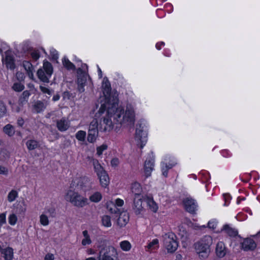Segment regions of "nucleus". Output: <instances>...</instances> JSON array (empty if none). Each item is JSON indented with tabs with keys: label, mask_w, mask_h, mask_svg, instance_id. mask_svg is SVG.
Segmentation results:
<instances>
[{
	"label": "nucleus",
	"mask_w": 260,
	"mask_h": 260,
	"mask_svg": "<svg viewBox=\"0 0 260 260\" xmlns=\"http://www.w3.org/2000/svg\"><path fill=\"white\" fill-rule=\"evenodd\" d=\"M154 166V156L153 153L148 154L144 164V173L146 177L150 176Z\"/></svg>",
	"instance_id": "12"
},
{
	"label": "nucleus",
	"mask_w": 260,
	"mask_h": 260,
	"mask_svg": "<svg viewBox=\"0 0 260 260\" xmlns=\"http://www.w3.org/2000/svg\"><path fill=\"white\" fill-rule=\"evenodd\" d=\"M99 74L101 75L102 71L99 68Z\"/></svg>",
	"instance_id": "64"
},
{
	"label": "nucleus",
	"mask_w": 260,
	"mask_h": 260,
	"mask_svg": "<svg viewBox=\"0 0 260 260\" xmlns=\"http://www.w3.org/2000/svg\"><path fill=\"white\" fill-rule=\"evenodd\" d=\"M70 121L68 119L62 118L57 120L56 126L60 132H64L67 131L70 127Z\"/></svg>",
	"instance_id": "20"
},
{
	"label": "nucleus",
	"mask_w": 260,
	"mask_h": 260,
	"mask_svg": "<svg viewBox=\"0 0 260 260\" xmlns=\"http://www.w3.org/2000/svg\"><path fill=\"white\" fill-rule=\"evenodd\" d=\"M85 260H98L94 257H89L88 258H86Z\"/></svg>",
	"instance_id": "60"
},
{
	"label": "nucleus",
	"mask_w": 260,
	"mask_h": 260,
	"mask_svg": "<svg viewBox=\"0 0 260 260\" xmlns=\"http://www.w3.org/2000/svg\"><path fill=\"white\" fill-rule=\"evenodd\" d=\"M256 246L255 242L253 239L250 238L245 239L242 243V248L245 251L252 250Z\"/></svg>",
	"instance_id": "19"
},
{
	"label": "nucleus",
	"mask_w": 260,
	"mask_h": 260,
	"mask_svg": "<svg viewBox=\"0 0 260 260\" xmlns=\"http://www.w3.org/2000/svg\"><path fill=\"white\" fill-rule=\"evenodd\" d=\"M26 145L28 150H32L38 147V142L36 140H30L27 141Z\"/></svg>",
	"instance_id": "37"
},
{
	"label": "nucleus",
	"mask_w": 260,
	"mask_h": 260,
	"mask_svg": "<svg viewBox=\"0 0 260 260\" xmlns=\"http://www.w3.org/2000/svg\"><path fill=\"white\" fill-rule=\"evenodd\" d=\"M86 136V133L84 131H79L75 134L76 138L80 142H84Z\"/></svg>",
	"instance_id": "35"
},
{
	"label": "nucleus",
	"mask_w": 260,
	"mask_h": 260,
	"mask_svg": "<svg viewBox=\"0 0 260 260\" xmlns=\"http://www.w3.org/2000/svg\"><path fill=\"white\" fill-rule=\"evenodd\" d=\"M50 54L53 59L56 60L58 57V55L57 51L54 49H51L50 50Z\"/></svg>",
	"instance_id": "51"
},
{
	"label": "nucleus",
	"mask_w": 260,
	"mask_h": 260,
	"mask_svg": "<svg viewBox=\"0 0 260 260\" xmlns=\"http://www.w3.org/2000/svg\"><path fill=\"white\" fill-rule=\"evenodd\" d=\"M102 223L104 226L110 227L112 225L111 218L108 215H104L102 217Z\"/></svg>",
	"instance_id": "39"
},
{
	"label": "nucleus",
	"mask_w": 260,
	"mask_h": 260,
	"mask_svg": "<svg viewBox=\"0 0 260 260\" xmlns=\"http://www.w3.org/2000/svg\"><path fill=\"white\" fill-rule=\"evenodd\" d=\"M228 250L225 244L222 242H218L216 245L215 252L217 256L219 258H222L225 256Z\"/></svg>",
	"instance_id": "17"
},
{
	"label": "nucleus",
	"mask_w": 260,
	"mask_h": 260,
	"mask_svg": "<svg viewBox=\"0 0 260 260\" xmlns=\"http://www.w3.org/2000/svg\"><path fill=\"white\" fill-rule=\"evenodd\" d=\"M217 222L215 220L212 219L208 222V225L210 229H214L217 226Z\"/></svg>",
	"instance_id": "48"
},
{
	"label": "nucleus",
	"mask_w": 260,
	"mask_h": 260,
	"mask_svg": "<svg viewBox=\"0 0 260 260\" xmlns=\"http://www.w3.org/2000/svg\"><path fill=\"white\" fill-rule=\"evenodd\" d=\"M46 108V105L41 101H38L34 105V109L37 113H40Z\"/></svg>",
	"instance_id": "32"
},
{
	"label": "nucleus",
	"mask_w": 260,
	"mask_h": 260,
	"mask_svg": "<svg viewBox=\"0 0 260 260\" xmlns=\"http://www.w3.org/2000/svg\"><path fill=\"white\" fill-rule=\"evenodd\" d=\"M107 146L105 145H102V146L98 147L96 148V154L99 156H100L102 154L103 152L106 149H107Z\"/></svg>",
	"instance_id": "47"
},
{
	"label": "nucleus",
	"mask_w": 260,
	"mask_h": 260,
	"mask_svg": "<svg viewBox=\"0 0 260 260\" xmlns=\"http://www.w3.org/2000/svg\"><path fill=\"white\" fill-rule=\"evenodd\" d=\"M2 253L4 254L5 260H12L13 258V250L12 248L8 247L3 249Z\"/></svg>",
	"instance_id": "28"
},
{
	"label": "nucleus",
	"mask_w": 260,
	"mask_h": 260,
	"mask_svg": "<svg viewBox=\"0 0 260 260\" xmlns=\"http://www.w3.org/2000/svg\"><path fill=\"white\" fill-rule=\"evenodd\" d=\"M183 205L186 211L190 213H193L197 209V205L194 200L190 198L184 199Z\"/></svg>",
	"instance_id": "15"
},
{
	"label": "nucleus",
	"mask_w": 260,
	"mask_h": 260,
	"mask_svg": "<svg viewBox=\"0 0 260 260\" xmlns=\"http://www.w3.org/2000/svg\"><path fill=\"white\" fill-rule=\"evenodd\" d=\"M18 197V193L15 190H12L8 195V200L9 202H13Z\"/></svg>",
	"instance_id": "40"
},
{
	"label": "nucleus",
	"mask_w": 260,
	"mask_h": 260,
	"mask_svg": "<svg viewBox=\"0 0 260 260\" xmlns=\"http://www.w3.org/2000/svg\"><path fill=\"white\" fill-rule=\"evenodd\" d=\"M23 66L26 72L33 70L32 64L28 61H24L23 62Z\"/></svg>",
	"instance_id": "45"
},
{
	"label": "nucleus",
	"mask_w": 260,
	"mask_h": 260,
	"mask_svg": "<svg viewBox=\"0 0 260 260\" xmlns=\"http://www.w3.org/2000/svg\"><path fill=\"white\" fill-rule=\"evenodd\" d=\"M82 70L81 68H79L77 71L78 74H79L80 73H82Z\"/></svg>",
	"instance_id": "62"
},
{
	"label": "nucleus",
	"mask_w": 260,
	"mask_h": 260,
	"mask_svg": "<svg viewBox=\"0 0 260 260\" xmlns=\"http://www.w3.org/2000/svg\"><path fill=\"white\" fill-rule=\"evenodd\" d=\"M3 62L6 64L7 68L12 70L15 68L14 57L10 52H6V56L5 58H3Z\"/></svg>",
	"instance_id": "18"
},
{
	"label": "nucleus",
	"mask_w": 260,
	"mask_h": 260,
	"mask_svg": "<svg viewBox=\"0 0 260 260\" xmlns=\"http://www.w3.org/2000/svg\"><path fill=\"white\" fill-rule=\"evenodd\" d=\"M92 162L94 171L96 173L98 176L106 172V171L104 169L103 167L101 165L97 159H93Z\"/></svg>",
	"instance_id": "25"
},
{
	"label": "nucleus",
	"mask_w": 260,
	"mask_h": 260,
	"mask_svg": "<svg viewBox=\"0 0 260 260\" xmlns=\"http://www.w3.org/2000/svg\"><path fill=\"white\" fill-rule=\"evenodd\" d=\"M30 95V93L28 91L25 90L23 92L21 96L19 98V102L21 104H24L27 102L28 98Z\"/></svg>",
	"instance_id": "36"
},
{
	"label": "nucleus",
	"mask_w": 260,
	"mask_h": 260,
	"mask_svg": "<svg viewBox=\"0 0 260 260\" xmlns=\"http://www.w3.org/2000/svg\"><path fill=\"white\" fill-rule=\"evenodd\" d=\"M72 185L73 186L76 185L80 189L84 192H86L91 188V182L90 179L86 176L81 177L74 179L72 181Z\"/></svg>",
	"instance_id": "10"
},
{
	"label": "nucleus",
	"mask_w": 260,
	"mask_h": 260,
	"mask_svg": "<svg viewBox=\"0 0 260 260\" xmlns=\"http://www.w3.org/2000/svg\"><path fill=\"white\" fill-rule=\"evenodd\" d=\"M181 257H182V256H181V255L180 254H178V255H177V256H176V258H177V259H178V260L181 259Z\"/></svg>",
	"instance_id": "61"
},
{
	"label": "nucleus",
	"mask_w": 260,
	"mask_h": 260,
	"mask_svg": "<svg viewBox=\"0 0 260 260\" xmlns=\"http://www.w3.org/2000/svg\"><path fill=\"white\" fill-rule=\"evenodd\" d=\"M45 213L49 214L51 216L54 217L55 215V210L54 208H47L45 211Z\"/></svg>",
	"instance_id": "50"
},
{
	"label": "nucleus",
	"mask_w": 260,
	"mask_h": 260,
	"mask_svg": "<svg viewBox=\"0 0 260 260\" xmlns=\"http://www.w3.org/2000/svg\"><path fill=\"white\" fill-rule=\"evenodd\" d=\"M65 199L71 203L73 206L78 208H82L89 204L88 199L79 194L78 192L72 190H69L66 196Z\"/></svg>",
	"instance_id": "5"
},
{
	"label": "nucleus",
	"mask_w": 260,
	"mask_h": 260,
	"mask_svg": "<svg viewBox=\"0 0 260 260\" xmlns=\"http://www.w3.org/2000/svg\"><path fill=\"white\" fill-rule=\"evenodd\" d=\"M27 75H28V77L30 79H32L33 78L34 74H33L32 70H31V71H28V72H27Z\"/></svg>",
	"instance_id": "58"
},
{
	"label": "nucleus",
	"mask_w": 260,
	"mask_h": 260,
	"mask_svg": "<svg viewBox=\"0 0 260 260\" xmlns=\"http://www.w3.org/2000/svg\"><path fill=\"white\" fill-rule=\"evenodd\" d=\"M212 243V238L210 236H205L199 242L194 244V248L200 257L207 258L210 252V246Z\"/></svg>",
	"instance_id": "3"
},
{
	"label": "nucleus",
	"mask_w": 260,
	"mask_h": 260,
	"mask_svg": "<svg viewBox=\"0 0 260 260\" xmlns=\"http://www.w3.org/2000/svg\"><path fill=\"white\" fill-rule=\"evenodd\" d=\"M119 217L117 221V224L120 227L124 226L129 221V215L126 211H121L119 212Z\"/></svg>",
	"instance_id": "16"
},
{
	"label": "nucleus",
	"mask_w": 260,
	"mask_h": 260,
	"mask_svg": "<svg viewBox=\"0 0 260 260\" xmlns=\"http://www.w3.org/2000/svg\"><path fill=\"white\" fill-rule=\"evenodd\" d=\"M40 223L43 226H47L49 223V221L47 216L45 214H42L40 216Z\"/></svg>",
	"instance_id": "41"
},
{
	"label": "nucleus",
	"mask_w": 260,
	"mask_h": 260,
	"mask_svg": "<svg viewBox=\"0 0 260 260\" xmlns=\"http://www.w3.org/2000/svg\"><path fill=\"white\" fill-rule=\"evenodd\" d=\"M9 104L11 105L12 108L17 112H19L20 111V108L14 105L13 104H12V102L11 101H9Z\"/></svg>",
	"instance_id": "54"
},
{
	"label": "nucleus",
	"mask_w": 260,
	"mask_h": 260,
	"mask_svg": "<svg viewBox=\"0 0 260 260\" xmlns=\"http://www.w3.org/2000/svg\"><path fill=\"white\" fill-rule=\"evenodd\" d=\"M45 260H54V255L52 254L48 253L46 255Z\"/></svg>",
	"instance_id": "55"
},
{
	"label": "nucleus",
	"mask_w": 260,
	"mask_h": 260,
	"mask_svg": "<svg viewBox=\"0 0 260 260\" xmlns=\"http://www.w3.org/2000/svg\"><path fill=\"white\" fill-rule=\"evenodd\" d=\"M116 99H113L112 105L101 104L99 110L100 114H103L102 117L98 120V126L100 132H107L111 131L114 124L118 123L113 119V115L116 109Z\"/></svg>",
	"instance_id": "1"
},
{
	"label": "nucleus",
	"mask_w": 260,
	"mask_h": 260,
	"mask_svg": "<svg viewBox=\"0 0 260 260\" xmlns=\"http://www.w3.org/2000/svg\"><path fill=\"white\" fill-rule=\"evenodd\" d=\"M53 73L52 64L48 61H44L42 68L38 70L37 75L38 78L42 82L48 83Z\"/></svg>",
	"instance_id": "7"
},
{
	"label": "nucleus",
	"mask_w": 260,
	"mask_h": 260,
	"mask_svg": "<svg viewBox=\"0 0 260 260\" xmlns=\"http://www.w3.org/2000/svg\"><path fill=\"white\" fill-rule=\"evenodd\" d=\"M102 194L100 192L96 191L89 197V200L92 202L98 203L102 200Z\"/></svg>",
	"instance_id": "30"
},
{
	"label": "nucleus",
	"mask_w": 260,
	"mask_h": 260,
	"mask_svg": "<svg viewBox=\"0 0 260 260\" xmlns=\"http://www.w3.org/2000/svg\"><path fill=\"white\" fill-rule=\"evenodd\" d=\"M99 128L97 119H93L89 125L87 141L91 143L95 142L99 136Z\"/></svg>",
	"instance_id": "11"
},
{
	"label": "nucleus",
	"mask_w": 260,
	"mask_h": 260,
	"mask_svg": "<svg viewBox=\"0 0 260 260\" xmlns=\"http://www.w3.org/2000/svg\"><path fill=\"white\" fill-rule=\"evenodd\" d=\"M62 63L64 67L68 70H75V67L68 58L64 57L62 60Z\"/></svg>",
	"instance_id": "38"
},
{
	"label": "nucleus",
	"mask_w": 260,
	"mask_h": 260,
	"mask_svg": "<svg viewBox=\"0 0 260 260\" xmlns=\"http://www.w3.org/2000/svg\"><path fill=\"white\" fill-rule=\"evenodd\" d=\"M59 99V95H54V96L53 97V100L54 101H58Z\"/></svg>",
	"instance_id": "59"
},
{
	"label": "nucleus",
	"mask_w": 260,
	"mask_h": 260,
	"mask_svg": "<svg viewBox=\"0 0 260 260\" xmlns=\"http://www.w3.org/2000/svg\"><path fill=\"white\" fill-rule=\"evenodd\" d=\"M86 79L85 78H78L77 80L78 89L80 92L84 91V86L86 83Z\"/></svg>",
	"instance_id": "34"
},
{
	"label": "nucleus",
	"mask_w": 260,
	"mask_h": 260,
	"mask_svg": "<svg viewBox=\"0 0 260 260\" xmlns=\"http://www.w3.org/2000/svg\"><path fill=\"white\" fill-rule=\"evenodd\" d=\"M119 164V160L117 158H114L111 161V165L113 167H117Z\"/></svg>",
	"instance_id": "53"
},
{
	"label": "nucleus",
	"mask_w": 260,
	"mask_h": 260,
	"mask_svg": "<svg viewBox=\"0 0 260 260\" xmlns=\"http://www.w3.org/2000/svg\"><path fill=\"white\" fill-rule=\"evenodd\" d=\"M101 185L104 187L108 186L110 180L107 173L106 172L98 176Z\"/></svg>",
	"instance_id": "26"
},
{
	"label": "nucleus",
	"mask_w": 260,
	"mask_h": 260,
	"mask_svg": "<svg viewBox=\"0 0 260 260\" xmlns=\"http://www.w3.org/2000/svg\"><path fill=\"white\" fill-rule=\"evenodd\" d=\"M82 68H83V69H85V68H87V66L86 64H84L82 65Z\"/></svg>",
	"instance_id": "63"
},
{
	"label": "nucleus",
	"mask_w": 260,
	"mask_h": 260,
	"mask_svg": "<svg viewBox=\"0 0 260 260\" xmlns=\"http://www.w3.org/2000/svg\"><path fill=\"white\" fill-rule=\"evenodd\" d=\"M143 197L134 198V203L133 209L136 214H140L144 210V207L142 205Z\"/></svg>",
	"instance_id": "13"
},
{
	"label": "nucleus",
	"mask_w": 260,
	"mask_h": 260,
	"mask_svg": "<svg viewBox=\"0 0 260 260\" xmlns=\"http://www.w3.org/2000/svg\"><path fill=\"white\" fill-rule=\"evenodd\" d=\"M17 123L19 126H22L24 124V120L22 118H19L17 120Z\"/></svg>",
	"instance_id": "57"
},
{
	"label": "nucleus",
	"mask_w": 260,
	"mask_h": 260,
	"mask_svg": "<svg viewBox=\"0 0 260 260\" xmlns=\"http://www.w3.org/2000/svg\"><path fill=\"white\" fill-rule=\"evenodd\" d=\"M24 88V86L20 83H15L12 86L13 89L18 92L22 91Z\"/></svg>",
	"instance_id": "44"
},
{
	"label": "nucleus",
	"mask_w": 260,
	"mask_h": 260,
	"mask_svg": "<svg viewBox=\"0 0 260 260\" xmlns=\"http://www.w3.org/2000/svg\"><path fill=\"white\" fill-rule=\"evenodd\" d=\"M176 164V162L175 161L169 164H168L167 161L162 162L161 164V169L162 175L165 177H167L168 175V171L174 167Z\"/></svg>",
	"instance_id": "22"
},
{
	"label": "nucleus",
	"mask_w": 260,
	"mask_h": 260,
	"mask_svg": "<svg viewBox=\"0 0 260 260\" xmlns=\"http://www.w3.org/2000/svg\"><path fill=\"white\" fill-rule=\"evenodd\" d=\"M147 125L144 120H141L136 126L135 140L137 144L142 148L147 141Z\"/></svg>",
	"instance_id": "4"
},
{
	"label": "nucleus",
	"mask_w": 260,
	"mask_h": 260,
	"mask_svg": "<svg viewBox=\"0 0 260 260\" xmlns=\"http://www.w3.org/2000/svg\"><path fill=\"white\" fill-rule=\"evenodd\" d=\"M4 132L5 134L8 135L9 136H12L15 133V130L14 127L11 124H7L4 126L3 128Z\"/></svg>",
	"instance_id": "33"
},
{
	"label": "nucleus",
	"mask_w": 260,
	"mask_h": 260,
	"mask_svg": "<svg viewBox=\"0 0 260 260\" xmlns=\"http://www.w3.org/2000/svg\"><path fill=\"white\" fill-rule=\"evenodd\" d=\"M7 112V108L5 104L0 101V118L4 117Z\"/></svg>",
	"instance_id": "43"
},
{
	"label": "nucleus",
	"mask_w": 260,
	"mask_h": 260,
	"mask_svg": "<svg viewBox=\"0 0 260 260\" xmlns=\"http://www.w3.org/2000/svg\"><path fill=\"white\" fill-rule=\"evenodd\" d=\"M40 89L43 93L47 94L49 95H51L52 93V90L42 85L40 86Z\"/></svg>",
	"instance_id": "46"
},
{
	"label": "nucleus",
	"mask_w": 260,
	"mask_h": 260,
	"mask_svg": "<svg viewBox=\"0 0 260 260\" xmlns=\"http://www.w3.org/2000/svg\"><path fill=\"white\" fill-rule=\"evenodd\" d=\"M132 192L134 194V198L143 197L142 195V188L140 183L138 182L133 183L131 187Z\"/></svg>",
	"instance_id": "21"
},
{
	"label": "nucleus",
	"mask_w": 260,
	"mask_h": 260,
	"mask_svg": "<svg viewBox=\"0 0 260 260\" xmlns=\"http://www.w3.org/2000/svg\"><path fill=\"white\" fill-rule=\"evenodd\" d=\"M87 253L89 255H93L95 253V251L93 249L89 248L87 250Z\"/></svg>",
	"instance_id": "56"
},
{
	"label": "nucleus",
	"mask_w": 260,
	"mask_h": 260,
	"mask_svg": "<svg viewBox=\"0 0 260 260\" xmlns=\"http://www.w3.org/2000/svg\"><path fill=\"white\" fill-rule=\"evenodd\" d=\"M117 255V250L114 247L106 246L99 252L98 260H114Z\"/></svg>",
	"instance_id": "9"
},
{
	"label": "nucleus",
	"mask_w": 260,
	"mask_h": 260,
	"mask_svg": "<svg viewBox=\"0 0 260 260\" xmlns=\"http://www.w3.org/2000/svg\"><path fill=\"white\" fill-rule=\"evenodd\" d=\"M146 203L147 206L149 208L150 210L152 212L155 213L157 212L158 207L157 204L151 198L147 197L146 199Z\"/></svg>",
	"instance_id": "27"
},
{
	"label": "nucleus",
	"mask_w": 260,
	"mask_h": 260,
	"mask_svg": "<svg viewBox=\"0 0 260 260\" xmlns=\"http://www.w3.org/2000/svg\"><path fill=\"white\" fill-rule=\"evenodd\" d=\"M124 202L122 200L117 199L115 201V204L112 203H109L107 205V208L111 213L119 214V212L121 211L117 207L122 206Z\"/></svg>",
	"instance_id": "14"
},
{
	"label": "nucleus",
	"mask_w": 260,
	"mask_h": 260,
	"mask_svg": "<svg viewBox=\"0 0 260 260\" xmlns=\"http://www.w3.org/2000/svg\"><path fill=\"white\" fill-rule=\"evenodd\" d=\"M113 119L118 124L124 126L133 125L135 121V112L133 106L127 105L124 110L118 108L117 105L113 115Z\"/></svg>",
	"instance_id": "2"
},
{
	"label": "nucleus",
	"mask_w": 260,
	"mask_h": 260,
	"mask_svg": "<svg viewBox=\"0 0 260 260\" xmlns=\"http://www.w3.org/2000/svg\"><path fill=\"white\" fill-rule=\"evenodd\" d=\"M164 243L168 252H175L178 246L176 236L172 232L165 234L163 236Z\"/></svg>",
	"instance_id": "8"
},
{
	"label": "nucleus",
	"mask_w": 260,
	"mask_h": 260,
	"mask_svg": "<svg viewBox=\"0 0 260 260\" xmlns=\"http://www.w3.org/2000/svg\"><path fill=\"white\" fill-rule=\"evenodd\" d=\"M17 216L14 213L11 214L8 217L9 223L11 225H14L16 224L17 221Z\"/></svg>",
	"instance_id": "42"
},
{
	"label": "nucleus",
	"mask_w": 260,
	"mask_h": 260,
	"mask_svg": "<svg viewBox=\"0 0 260 260\" xmlns=\"http://www.w3.org/2000/svg\"><path fill=\"white\" fill-rule=\"evenodd\" d=\"M31 57L35 60H38L40 58V54L37 50H35L31 53Z\"/></svg>",
	"instance_id": "52"
},
{
	"label": "nucleus",
	"mask_w": 260,
	"mask_h": 260,
	"mask_svg": "<svg viewBox=\"0 0 260 260\" xmlns=\"http://www.w3.org/2000/svg\"><path fill=\"white\" fill-rule=\"evenodd\" d=\"M9 173V170L7 168L0 165V174L7 176Z\"/></svg>",
	"instance_id": "49"
},
{
	"label": "nucleus",
	"mask_w": 260,
	"mask_h": 260,
	"mask_svg": "<svg viewBox=\"0 0 260 260\" xmlns=\"http://www.w3.org/2000/svg\"><path fill=\"white\" fill-rule=\"evenodd\" d=\"M82 239L81 244L83 246L90 245L92 243V240L87 230H84L82 232Z\"/></svg>",
	"instance_id": "23"
},
{
	"label": "nucleus",
	"mask_w": 260,
	"mask_h": 260,
	"mask_svg": "<svg viewBox=\"0 0 260 260\" xmlns=\"http://www.w3.org/2000/svg\"><path fill=\"white\" fill-rule=\"evenodd\" d=\"M103 92L105 97V101L102 104L112 105L113 99H116V106L118 105L117 95L116 93H111V88L110 82L107 78H104L102 84Z\"/></svg>",
	"instance_id": "6"
},
{
	"label": "nucleus",
	"mask_w": 260,
	"mask_h": 260,
	"mask_svg": "<svg viewBox=\"0 0 260 260\" xmlns=\"http://www.w3.org/2000/svg\"><path fill=\"white\" fill-rule=\"evenodd\" d=\"M222 230L231 237H235L238 234L237 230L230 227L228 225H225Z\"/></svg>",
	"instance_id": "29"
},
{
	"label": "nucleus",
	"mask_w": 260,
	"mask_h": 260,
	"mask_svg": "<svg viewBox=\"0 0 260 260\" xmlns=\"http://www.w3.org/2000/svg\"><path fill=\"white\" fill-rule=\"evenodd\" d=\"M158 247L159 241L157 239H153L145 246L146 250L148 252H152L158 248Z\"/></svg>",
	"instance_id": "24"
},
{
	"label": "nucleus",
	"mask_w": 260,
	"mask_h": 260,
	"mask_svg": "<svg viewBox=\"0 0 260 260\" xmlns=\"http://www.w3.org/2000/svg\"><path fill=\"white\" fill-rule=\"evenodd\" d=\"M119 246L121 249L124 251H128L132 248V245L130 242L127 240L121 241L119 243Z\"/></svg>",
	"instance_id": "31"
}]
</instances>
